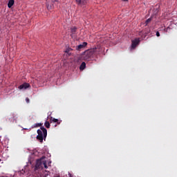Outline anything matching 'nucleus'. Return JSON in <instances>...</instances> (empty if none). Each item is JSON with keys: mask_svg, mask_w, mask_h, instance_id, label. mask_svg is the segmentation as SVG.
<instances>
[{"mask_svg": "<svg viewBox=\"0 0 177 177\" xmlns=\"http://www.w3.org/2000/svg\"><path fill=\"white\" fill-rule=\"evenodd\" d=\"M86 67V64L85 62H82L80 66V70L82 71L83 70H85V68Z\"/></svg>", "mask_w": 177, "mask_h": 177, "instance_id": "nucleus-9", "label": "nucleus"}, {"mask_svg": "<svg viewBox=\"0 0 177 177\" xmlns=\"http://www.w3.org/2000/svg\"><path fill=\"white\" fill-rule=\"evenodd\" d=\"M28 88H30V84L28 83H24L23 84H21L20 86H19L18 88L20 91H23V90H26Z\"/></svg>", "mask_w": 177, "mask_h": 177, "instance_id": "nucleus-4", "label": "nucleus"}, {"mask_svg": "<svg viewBox=\"0 0 177 177\" xmlns=\"http://www.w3.org/2000/svg\"><path fill=\"white\" fill-rule=\"evenodd\" d=\"M96 55H97V48H91L84 52V60H89V59H93Z\"/></svg>", "mask_w": 177, "mask_h": 177, "instance_id": "nucleus-2", "label": "nucleus"}, {"mask_svg": "<svg viewBox=\"0 0 177 177\" xmlns=\"http://www.w3.org/2000/svg\"><path fill=\"white\" fill-rule=\"evenodd\" d=\"M47 9H52V6L47 5Z\"/></svg>", "mask_w": 177, "mask_h": 177, "instance_id": "nucleus-18", "label": "nucleus"}, {"mask_svg": "<svg viewBox=\"0 0 177 177\" xmlns=\"http://www.w3.org/2000/svg\"><path fill=\"white\" fill-rule=\"evenodd\" d=\"M65 52H66V53H68V52H70V50H69V49H66V50H65Z\"/></svg>", "mask_w": 177, "mask_h": 177, "instance_id": "nucleus-20", "label": "nucleus"}, {"mask_svg": "<svg viewBox=\"0 0 177 177\" xmlns=\"http://www.w3.org/2000/svg\"><path fill=\"white\" fill-rule=\"evenodd\" d=\"M13 5H15V0H9L8 7L10 8Z\"/></svg>", "mask_w": 177, "mask_h": 177, "instance_id": "nucleus-10", "label": "nucleus"}, {"mask_svg": "<svg viewBox=\"0 0 177 177\" xmlns=\"http://www.w3.org/2000/svg\"><path fill=\"white\" fill-rule=\"evenodd\" d=\"M86 45H88V43L83 42L82 44H80L79 46H77L76 49L77 50H80V49H84V48H85Z\"/></svg>", "mask_w": 177, "mask_h": 177, "instance_id": "nucleus-6", "label": "nucleus"}, {"mask_svg": "<svg viewBox=\"0 0 177 177\" xmlns=\"http://www.w3.org/2000/svg\"><path fill=\"white\" fill-rule=\"evenodd\" d=\"M37 140H39V142L42 143V142L46 139V136H48V130H46L44 127H41L40 129L37 130Z\"/></svg>", "mask_w": 177, "mask_h": 177, "instance_id": "nucleus-1", "label": "nucleus"}, {"mask_svg": "<svg viewBox=\"0 0 177 177\" xmlns=\"http://www.w3.org/2000/svg\"><path fill=\"white\" fill-rule=\"evenodd\" d=\"M139 42H140V40L139 39H136L133 40L131 42V48L133 49H135V48H136V46H138V45H139Z\"/></svg>", "mask_w": 177, "mask_h": 177, "instance_id": "nucleus-5", "label": "nucleus"}, {"mask_svg": "<svg viewBox=\"0 0 177 177\" xmlns=\"http://www.w3.org/2000/svg\"><path fill=\"white\" fill-rule=\"evenodd\" d=\"M0 161H1V159H0Z\"/></svg>", "mask_w": 177, "mask_h": 177, "instance_id": "nucleus-23", "label": "nucleus"}, {"mask_svg": "<svg viewBox=\"0 0 177 177\" xmlns=\"http://www.w3.org/2000/svg\"><path fill=\"white\" fill-rule=\"evenodd\" d=\"M44 167V168L46 169H48V165H46V161L43 160V163H42V167Z\"/></svg>", "mask_w": 177, "mask_h": 177, "instance_id": "nucleus-14", "label": "nucleus"}, {"mask_svg": "<svg viewBox=\"0 0 177 177\" xmlns=\"http://www.w3.org/2000/svg\"><path fill=\"white\" fill-rule=\"evenodd\" d=\"M43 161L41 159H38L36 162L35 169H41L42 168Z\"/></svg>", "mask_w": 177, "mask_h": 177, "instance_id": "nucleus-3", "label": "nucleus"}, {"mask_svg": "<svg viewBox=\"0 0 177 177\" xmlns=\"http://www.w3.org/2000/svg\"><path fill=\"white\" fill-rule=\"evenodd\" d=\"M17 118H18L17 115L15 113L11 114V120L12 121H16Z\"/></svg>", "mask_w": 177, "mask_h": 177, "instance_id": "nucleus-11", "label": "nucleus"}, {"mask_svg": "<svg viewBox=\"0 0 177 177\" xmlns=\"http://www.w3.org/2000/svg\"><path fill=\"white\" fill-rule=\"evenodd\" d=\"M44 125L46 128H48V129L50 128V124L49 123L48 121H46V122L44 123Z\"/></svg>", "mask_w": 177, "mask_h": 177, "instance_id": "nucleus-13", "label": "nucleus"}, {"mask_svg": "<svg viewBox=\"0 0 177 177\" xmlns=\"http://www.w3.org/2000/svg\"><path fill=\"white\" fill-rule=\"evenodd\" d=\"M122 1H123L124 2L128 1V0H122Z\"/></svg>", "mask_w": 177, "mask_h": 177, "instance_id": "nucleus-21", "label": "nucleus"}, {"mask_svg": "<svg viewBox=\"0 0 177 177\" xmlns=\"http://www.w3.org/2000/svg\"><path fill=\"white\" fill-rule=\"evenodd\" d=\"M50 122H57V124L58 125H60V122H62V121L59 120L58 119H56L55 118H50Z\"/></svg>", "mask_w": 177, "mask_h": 177, "instance_id": "nucleus-8", "label": "nucleus"}, {"mask_svg": "<svg viewBox=\"0 0 177 177\" xmlns=\"http://www.w3.org/2000/svg\"><path fill=\"white\" fill-rule=\"evenodd\" d=\"M77 32V27H73L71 28V34L74 35Z\"/></svg>", "mask_w": 177, "mask_h": 177, "instance_id": "nucleus-12", "label": "nucleus"}, {"mask_svg": "<svg viewBox=\"0 0 177 177\" xmlns=\"http://www.w3.org/2000/svg\"><path fill=\"white\" fill-rule=\"evenodd\" d=\"M156 37H160V32H156Z\"/></svg>", "mask_w": 177, "mask_h": 177, "instance_id": "nucleus-19", "label": "nucleus"}, {"mask_svg": "<svg viewBox=\"0 0 177 177\" xmlns=\"http://www.w3.org/2000/svg\"><path fill=\"white\" fill-rule=\"evenodd\" d=\"M41 125H42V124H41V123H37L35 124V127H41Z\"/></svg>", "mask_w": 177, "mask_h": 177, "instance_id": "nucleus-16", "label": "nucleus"}, {"mask_svg": "<svg viewBox=\"0 0 177 177\" xmlns=\"http://www.w3.org/2000/svg\"><path fill=\"white\" fill-rule=\"evenodd\" d=\"M26 103H30V99L28 97L26 98Z\"/></svg>", "mask_w": 177, "mask_h": 177, "instance_id": "nucleus-17", "label": "nucleus"}, {"mask_svg": "<svg viewBox=\"0 0 177 177\" xmlns=\"http://www.w3.org/2000/svg\"><path fill=\"white\" fill-rule=\"evenodd\" d=\"M55 127H57V125L55 124Z\"/></svg>", "mask_w": 177, "mask_h": 177, "instance_id": "nucleus-22", "label": "nucleus"}, {"mask_svg": "<svg viewBox=\"0 0 177 177\" xmlns=\"http://www.w3.org/2000/svg\"><path fill=\"white\" fill-rule=\"evenodd\" d=\"M78 5H86L88 2V0H75Z\"/></svg>", "mask_w": 177, "mask_h": 177, "instance_id": "nucleus-7", "label": "nucleus"}, {"mask_svg": "<svg viewBox=\"0 0 177 177\" xmlns=\"http://www.w3.org/2000/svg\"><path fill=\"white\" fill-rule=\"evenodd\" d=\"M151 21V18H149L148 19L146 20L145 21V25L147 26Z\"/></svg>", "mask_w": 177, "mask_h": 177, "instance_id": "nucleus-15", "label": "nucleus"}]
</instances>
